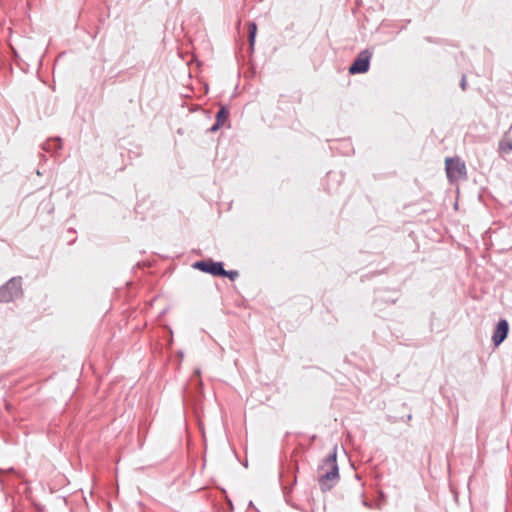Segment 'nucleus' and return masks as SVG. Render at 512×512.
I'll list each match as a JSON object with an SVG mask.
<instances>
[{
	"instance_id": "nucleus-1",
	"label": "nucleus",
	"mask_w": 512,
	"mask_h": 512,
	"mask_svg": "<svg viewBox=\"0 0 512 512\" xmlns=\"http://www.w3.org/2000/svg\"><path fill=\"white\" fill-rule=\"evenodd\" d=\"M21 294V278H12L6 284L0 287V302H11Z\"/></svg>"
},
{
	"instance_id": "nucleus-2",
	"label": "nucleus",
	"mask_w": 512,
	"mask_h": 512,
	"mask_svg": "<svg viewBox=\"0 0 512 512\" xmlns=\"http://www.w3.org/2000/svg\"><path fill=\"white\" fill-rule=\"evenodd\" d=\"M339 480L338 466L331 468L330 472L320 473L319 485L323 492L331 490Z\"/></svg>"
},
{
	"instance_id": "nucleus-3",
	"label": "nucleus",
	"mask_w": 512,
	"mask_h": 512,
	"mask_svg": "<svg viewBox=\"0 0 512 512\" xmlns=\"http://www.w3.org/2000/svg\"><path fill=\"white\" fill-rule=\"evenodd\" d=\"M371 53L368 50H364L359 53L353 64L349 68L350 74L365 73L369 69Z\"/></svg>"
},
{
	"instance_id": "nucleus-4",
	"label": "nucleus",
	"mask_w": 512,
	"mask_h": 512,
	"mask_svg": "<svg viewBox=\"0 0 512 512\" xmlns=\"http://www.w3.org/2000/svg\"><path fill=\"white\" fill-rule=\"evenodd\" d=\"M193 267L209 273L213 276H221L223 274V264L221 262H214L212 260L197 261L193 264Z\"/></svg>"
},
{
	"instance_id": "nucleus-5",
	"label": "nucleus",
	"mask_w": 512,
	"mask_h": 512,
	"mask_svg": "<svg viewBox=\"0 0 512 512\" xmlns=\"http://www.w3.org/2000/svg\"><path fill=\"white\" fill-rule=\"evenodd\" d=\"M466 166L459 158H450V180L465 178Z\"/></svg>"
},
{
	"instance_id": "nucleus-6",
	"label": "nucleus",
	"mask_w": 512,
	"mask_h": 512,
	"mask_svg": "<svg viewBox=\"0 0 512 512\" xmlns=\"http://www.w3.org/2000/svg\"><path fill=\"white\" fill-rule=\"evenodd\" d=\"M509 325L505 319L498 322L492 340L495 346L500 345L508 335Z\"/></svg>"
},
{
	"instance_id": "nucleus-7",
	"label": "nucleus",
	"mask_w": 512,
	"mask_h": 512,
	"mask_svg": "<svg viewBox=\"0 0 512 512\" xmlns=\"http://www.w3.org/2000/svg\"><path fill=\"white\" fill-rule=\"evenodd\" d=\"M337 447L333 448V451L323 460L319 466V473L330 472L331 468L337 465Z\"/></svg>"
},
{
	"instance_id": "nucleus-8",
	"label": "nucleus",
	"mask_w": 512,
	"mask_h": 512,
	"mask_svg": "<svg viewBox=\"0 0 512 512\" xmlns=\"http://www.w3.org/2000/svg\"><path fill=\"white\" fill-rule=\"evenodd\" d=\"M42 149L52 155L62 149V140L59 137L50 138L42 145Z\"/></svg>"
},
{
	"instance_id": "nucleus-9",
	"label": "nucleus",
	"mask_w": 512,
	"mask_h": 512,
	"mask_svg": "<svg viewBox=\"0 0 512 512\" xmlns=\"http://www.w3.org/2000/svg\"><path fill=\"white\" fill-rule=\"evenodd\" d=\"M228 117L229 110L226 107L221 106L216 114V122L223 126L225 122L228 120Z\"/></svg>"
},
{
	"instance_id": "nucleus-10",
	"label": "nucleus",
	"mask_w": 512,
	"mask_h": 512,
	"mask_svg": "<svg viewBox=\"0 0 512 512\" xmlns=\"http://www.w3.org/2000/svg\"><path fill=\"white\" fill-rule=\"evenodd\" d=\"M248 32H249L250 47H251V49H253L254 42H255V37H256V32H257V26H256L255 23H253V22L249 23V25H248Z\"/></svg>"
},
{
	"instance_id": "nucleus-11",
	"label": "nucleus",
	"mask_w": 512,
	"mask_h": 512,
	"mask_svg": "<svg viewBox=\"0 0 512 512\" xmlns=\"http://www.w3.org/2000/svg\"><path fill=\"white\" fill-rule=\"evenodd\" d=\"M499 149L505 153L512 151V140H501L499 142Z\"/></svg>"
},
{
	"instance_id": "nucleus-12",
	"label": "nucleus",
	"mask_w": 512,
	"mask_h": 512,
	"mask_svg": "<svg viewBox=\"0 0 512 512\" xmlns=\"http://www.w3.org/2000/svg\"><path fill=\"white\" fill-rule=\"evenodd\" d=\"M238 275L239 274L236 270L226 271L224 268H223V274H221V276L228 277L232 281L235 280L238 277Z\"/></svg>"
},
{
	"instance_id": "nucleus-13",
	"label": "nucleus",
	"mask_w": 512,
	"mask_h": 512,
	"mask_svg": "<svg viewBox=\"0 0 512 512\" xmlns=\"http://www.w3.org/2000/svg\"><path fill=\"white\" fill-rule=\"evenodd\" d=\"M220 127H222L221 124L215 122V124L210 128L211 132H216Z\"/></svg>"
},
{
	"instance_id": "nucleus-14",
	"label": "nucleus",
	"mask_w": 512,
	"mask_h": 512,
	"mask_svg": "<svg viewBox=\"0 0 512 512\" xmlns=\"http://www.w3.org/2000/svg\"><path fill=\"white\" fill-rule=\"evenodd\" d=\"M466 84H467L466 78H465V76H463L462 79H461V88H462V90L466 89Z\"/></svg>"
},
{
	"instance_id": "nucleus-15",
	"label": "nucleus",
	"mask_w": 512,
	"mask_h": 512,
	"mask_svg": "<svg viewBox=\"0 0 512 512\" xmlns=\"http://www.w3.org/2000/svg\"><path fill=\"white\" fill-rule=\"evenodd\" d=\"M444 166H445L446 174L448 175V156L445 157V159H444Z\"/></svg>"
},
{
	"instance_id": "nucleus-16",
	"label": "nucleus",
	"mask_w": 512,
	"mask_h": 512,
	"mask_svg": "<svg viewBox=\"0 0 512 512\" xmlns=\"http://www.w3.org/2000/svg\"><path fill=\"white\" fill-rule=\"evenodd\" d=\"M454 208H455V209H457V208H458V203H457V202L454 204Z\"/></svg>"
}]
</instances>
